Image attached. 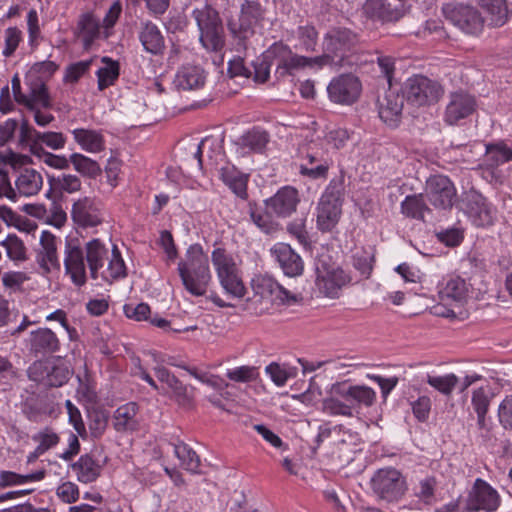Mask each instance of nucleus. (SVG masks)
<instances>
[{
    "mask_svg": "<svg viewBox=\"0 0 512 512\" xmlns=\"http://www.w3.org/2000/svg\"><path fill=\"white\" fill-rule=\"evenodd\" d=\"M376 402V392L366 385L339 381L331 385L329 396L322 400V411L331 416L353 417L362 408Z\"/></svg>",
    "mask_w": 512,
    "mask_h": 512,
    "instance_id": "obj_1",
    "label": "nucleus"
},
{
    "mask_svg": "<svg viewBox=\"0 0 512 512\" xmlns=\"http://www.w3.org/2000/svg\"><path fill=\"white\" fill-rule=\"evenodd\" d=\"M178 273L184 288L193 296H204L207 292L211 273L208 256L200 244L190 245L184 259L178 263Z\"/></svg>",
    "mask_w": 512,
    "mask_h": 512,
    "instance_id": "obj_2",
    "label": "nucleus"
},
{
    "mask_svg": "<svg viewBox=\"0 0 512 512\" xmlns=\"http://www.w3.org/2000/svg\"><path fill=\"white\" fill-rule=\"evenodd\" d=\"M199 30V41L209 52H220L225 46V34L219 12L205 4L192 11Z\"/></svg>",
    "mask_w": 512,
    "mask_h": 512,
    "instance_id": "obj_3",
    "label": "nucleus"
},
{
    "mask_svg": "<svg viewBox=\"0 0 512 512\" xmlns=\"http://www.w3.org/2000/svg\"><path fill=\"white\" fill-rule=\"evenodd\" d=\"M315 285L326 297L335 299L343 287L351 282V277L329 255H320L315 261Z\"/></svg>",
    "mask_w": 512,
    "mask_h": 512,
    "instance_id": "obj_4",
    "label": "nucleus"
},
{
    "mask_svg": "<svg viewBox=\"0 0 512 512\" xmlns=\"http://www.w3.org/2000/svg\"><path fill=\"white\" fill-rule=\"evenodd\" d=\"M29 380L46 387H61L73 375V370L60 357L35 360L27 369Z\"/></svg>",
    "mask_w": 512,
    "mask_h": 512,
    "instance_id": "obj_5",
    "label": "nucleus"
},
{
    "mask_svg": "<svg viewBox=\"0 0 512 512\" xmlns=\"http://www.w3.org/2000/svg\"><path fill=\"white\" fill-rule=\"evenodd\" d=\"M343 190L342 180L333 179L320 198L317 226L322 232L331 231L337 225L342 213Z\"/></svg>",
    "mask_w": 512,
    "mask_h": 512,
    "instance_id": "obj_6",
    "label": "nucleus"
},
{
    "mask_svg": "<svg viewBox=\"0 0 512 512\" xmlns=\"http://www.w3.org/2000/svg\"><path fill=\"white\" fill-rule=\"evenodd\" d=\"M371 488L374 494L386 502H396L407 490L406 480L395 468H382L371 478Z\"/></svg>",
    "mask_w": 512,
    "mask_h": 512,
    "instance_id": "obj_7",
    "label": "nucleus"
},
{
    "mask_svg": "<svg viewBox=\"0 0 512 512\" xmlns=\"http://www.w3.org/2000/svg\"><path fill=\"white\" fill-rule=\"evenodd\" d=\"M265 18V8L259 0H244L240 6L237 21L231 20L228 28L231 34L240 40H246L254 35L255 27Z\"/></svg>",
    "mask_w": 512,
    "mask_h": 512,
    "instance_id": "obj_8",
    "label": "nucleus"
},
{
    "mask_svg": "<svg viewBox=\"0 0 512 512\" xmlns=\"http://www.w3.org/2000/svg\"><path fill=\"white\" fill-rule=\"evenodd\" d=\"M359 34L347 27H332L323 37L322 50L327 51L339 65L359 44Z\"/></svg>",
    "mask_w": 512,
    "mask_h": 512,
    "instance_id": "obj_9",
    "label": "nucleus"
},
{
    "mask_svg": "<svg viewBox=\"0 0 512 512\" xmlns=\"http://www.w3.org/2000/svg\"><path fill=\"white\" fill-rule=\"evenodd\" d=\"M402 93L408 103L423 106L437 102L443 94V89L437 81L416 75L405 82Z\"/></svg>",
    "mask_w": 512,
    "mask_h": 512,
    "instance_id": "obj_10",
    "label": "nucleus"
},
{
    "mask_svg": "<svg viewBox=\"0 0 512 512\" xmlns=\"http://www.w3.org/2000/svg\"><path fill=\"white\" fill-rule=\"evenodd\" d=\"M447 21L469 35H479L484 28V18L473 6L448 3L442 8Z\"/></svg>",
    "mask_w": 512,
    "mask_h": 512,
    "instance_id": "obj_11",
    "label": "nucleus"
},
{
    "mask_svg": "<svg viewBox=\"0 0 512 512\" xmlns=\"http://www.w3.org/2000/svg\"><path fill=\"white\" fill-rule=\"evenodd\" d=\"M212 263L224 290L233 297H243L245 294L244 284L237 274L233 259L226 254L224 249L217 248L212 252Z\"/></svg>",
    "mask_w": 512,
    "mask_h": 512,
    "instance_id": "obj_12",
    "label": "nucleus"
},
{
    "mask_svg": "<svg viewBox=\"0 0 512 512\" xmlns=\"http://www.w3.org/2000/svg\"><path fill=\"white\" fill-rule=\"evenodd\" d=\"M85 259L84 248L79 240L77 238L66 239L64 248L65 272L77 287H82L87 282Z\"/></svg>",
    "mask_w": 512,
    "mask_h": 512,
    "instance_id": "obj_13",
    "label": "nucleus"
},
{
    "mask_svg": "<svg viewBox=\"0 0 512 512\" xmlns=\"http://www.w3.org/2000/svg\"><path fill=\"white\" fill-rule=\"evenodd\" d=\"M457 207L463 211L477 226H487L493 223V215L486 199L474 189L464 192Z\"/></svg>",
    "mask_w": 512,
    "mask_h": 512,
    "instance_id": "obj_14",
    "label": "nucleus"
},
{
    "mask_svg": "<svg viewBox=\"0 0 512 512\" xmlns=\"http://www.w3.org/2000/svg\"><path fill=\"white\" fill-rule=\"evenodd\" d=\"M425 196L437 209H450L456 197V189L447 176L433 175L426 181Z\"/></svg>",
    "mask_w": 512,
    "mask_h": 512,
    "instance_id": "obj_15",
    "label": "nucleus"
},
{
    "mask_svg": "<svg viewBox=\"0 0 512 512\" xmlns=\"http://www.w3.org/2000/svg\"><path fill=\"white\" fill-rule=\"evenodd\" d=\"M25 346L30 355L44 359L61 350V341L50 328L40 327L29 333Z\"/></svg>",
    "mask_w": 512,
    "mask_h": 512,
    "instance_id": "obj_16",
    "label": "nucleus"
},
{
    "mask_svg": "<svg viewBox=\"0 0 512 512\" xmlns=\"http://www.w3.org/2000/svg\"><path fill=\"white\" fill-rule=\"evenodd\" d=\"M267 57H276V72L280 76L293 75L295 71L307 68L308 57L292 52L282 42H276L267 49Z\"/></svg>",
    "mask_w": 512,
    "mask_h": 512,
    "instance_id": "obj_17",
    "label": "nucleus"
},
{
    "mask_svg": "<svg viewBox=\"0 0 512 512\" xmlns=\"http://www.w3.org/2000/svg\"><path fill=\"white\" fill-rule=\"evenodd\" d=\"M362 85L358 77L342 74L334 78L327 87L329 98L338 104H352L360 96Z\"/></svg>",
    "mask_w": 512,
    "mask_h": 512,
    "instance_id": "obj_18",
    "label": "nucleus"
},
{
    "mask_svg": "<svg viewBox=\"0 0 512 512\" xmlns=\"http://www.w3.org/2000/svg\"><path fill=\"white\" fill-rule=\"evenodd\" d=\"M255 294L271 303L291 304L297 302V296L280 285L270 276H260L252 281Z\"/></svg>",
    "mask_w": 512,
    "mask_h": 512,
    "instance_id": "obj_19",
    "label": "nucleus"
},
{
    "mask_svg": "<svg viewBox=\"0 0 512 512\" xmlns=\"http://www.w3.org/2000/svg\"><path fill=\"white\" fill-rule=\"evenodd\" d=\"M499 506V496L487 482L476 479L472 490L469 492L466 509L468 511L485 510L494 511Z\"/></svg>",
    "mask_w": 512,
    "mask_h": 512,
    "instance_id": "obj_20",
    "label": "nucleus"
},
{
    "mask_svg": "<svg viewBox=\"0 0 512 512\" xmlns=\"http://www.w3.org/2000/svg\"><path fill=\"white\" fill-rule=\"evenodd\" d=\"M71 217L78 226L95 227L103 221L101 205L94 198H80L72 205Z\"/></svg>",
    "mask_w": 512,
    "mask_h": 512,
    "instance_id": "obj_21",
    "label": "nucleus"
},
{
    "mask_svg": "<svg viewBox=\"0 0 512 512\" xmlns=\"http://www.w3.org/2000/svg\"><path fill=\"white\" fill-rule=\"evenodd\" d=\"M476 109L474 96L464 91L452 92L446 106L444 121L449 125H455L460 120L469 117Z\"/></svg>",
    "mask_w": 512,
    "mask_h": 512,
    "instance_id": "obj_22",
    "label": "nucleus"
},
{
    "mask_svg": "<svg viewBox=\"0 0 512 512\" xmlns=\"http://www.w3.org/2000/svg\"><path fill=\"white\" fill-rule=\"evenodd\" d=\"M300 202L299 192L292 186H284L280 188L275 195L265 200L268 211L278 217H289L296 211Z\"/></svg>",
    "mask_w": 512,
    "mask_h": 512,
    "instance_id": "obj_23",
    "label": "nucleus"
},
{
    "mask_svg": "<svg viewBox=\"0 0 512 512\" xmlns=\"http://www.w3.org/2000/svg\"><path fill=\"white\" fill-rule=\"evenodd\" d=\"M271 253L286 276L296 277L303 273L304 262L290 245L277 243L272 247Z\"/></svg>",
    "mask_w": 512,
    "mask_h": 512,
    "instance_id": "obj_24",
    "label": "nucleus"
},
{
    "mask_svg": "<svg viewBox=\"0 0 512 512\" xmlns=\"http://www.w3.org/2000/svg\"><path fill=\"white\" fill-rule=\"evenodd\" d=\"M405 97L389 89L382 100H378L379 117L389 126L396 127L401 120Z\"/></svg>",
    "mask_w": 512,
    "mask_h": 512,
    "instance_id": "obj_25",
    "label": "nucleus"
},
{
    "mask_svg": "<svg viewBox=\"0 0 512 512\" xmlns=\"http://www.w3.org/2000/svg\"><path fill=\"white\" fill-rule=\"evenodd\" d=\"M269 141L270 135L266 130L261 127H253L235 141L236 152L241 156L262 153Z\"/></svg>",
    "mask_w": 512,
    "mask_h": 512,
    "instance_id": "obj_26",
    "label": "nucleus"
},
{
    "mask_svg": "<svg viewBox=\"0 0 512 512\" xmlns=\"http://www.w3.org/2000/svg\"><path fill=\"white\" fill-rule=\"evenodd\" d=\"M477 3L484 13V23L492 28L504 26L512 14L507 0H478Z\"/></svg>",
    "mask_w": 512,
    "mask_h": 512,
    "instance_id": "obj_27",
    "label": "nucleus"
},
{
    "mask_svg": "<svg viewBox=\"0 0 512 512\" xmlns=\"http://www.w3.org/2000/svg\"><path fill=\"white\" fill-rule=\"evenodd\" d=\"M206 73L198 65H183L176 73L174 84L178 90H196L204 86Z\"/></svg>",
    "mask_w": 512,
    "mask_h": 512,
    "instance_id": "obj_28",
    "label": "nucleus"
},
{
    "mask_svg": "<svg viewBox=\"0 0 512 512\" xmlns=\"http://www.w3.org/2000/svg\"><path fill=\"white\" fill-rule=\"evenodd\" d=\"M138 38L143 49L152 55H161L165 50V39L156 24L151 21L141 23Z\"/></svg>",
    "mask_w": 512,
    "mask_h": 512,
    "instance_id": "obj_29",
    "label": "nucleus"
},
{
    "mask_svg": "<svg viewBox=\"0 0 512 512\" xmlns=\"http://www.w3.org/2000/svg\"><path fill=\"white\" fill-rule=\"evenodd\" d=\"M99 35V20L90 12L81 14L74 29V36L82 40L83 49L89 51Z\"/></svg>",
    "mask_w": 512,
    "mask_h": 512,
    "instance_id": "obj_30",
    "label": "nucleus"
},
{
    "mask_svg": "<svg viewBox=\"0 0 512 512\" xmlns=\"http://www.w3.org/2000/svg\"><path fill=\"white\" fill-rule=\"evenodd\" d=\"M84 250L90 276L96 280L99 270L103 268L105 261L108 259V248L100 239L94 238L85 244Z\"/></svg>",
    "mask_w": 512,
    "mask_h": 512,
    "instance_id": "obj_31",
    "label": "nucleus"
},
{
    "mask_svg": "<svg viewBox=\"0 0 512 512\" xmlns=\"http://www.w3.org/2000/svg\"><path fill=\"white\" fill-rule=\"evenodd\" d=\"M468 285L460 276H451L442 283L439 299L444 303L462 304L467 297Z\"/></svg>",
    "mask_w": 512,
    "mask_h": 512,
    "instance_id": "obj_32",
    "label": "nucleus"
},
{
    "mask_svg": "<svg viewBox=\"0 0 512 512\" xmlns=\"http://www.w3.org/2000/svg\"><path fill=\"white\" fill-rule=\"evenodd\" d=\"M304 162L299 165L301 175L310 179L326 178L330 163L319 152H307Z\"/></svg>",
    "mask_w": 512,
    "mask_h": 512,
    "instance_id": "obj_33",
    "label": "nucleus"
},
{
    "mask_svg": "<svg viewBox=\"0 0 512 512\" xmlns=\"http://www.w3.org/2000/svg\"><path fill=\"white\" fill-rule=\"evenodd\" d=\"M77 480L81 483L94 482L101 474V465L90 454L81 455L80 458L71 465Z\"/></svg>",
    "mask_w": 512,
    "mask_h": 512,
    "instance_id": "obj_34",
    "label": "nucleus"
},
{
    "mask_svg": "<svg viewBox=\"0 0 512 512\" xmlns=\"http://www.w3.org/2000/svg\"><path fill=\"white\" fill-rule=\"evenodd\" d=\"M43 185L42 175L30 168H25L15 181L16 192L25 197L38 194Z\"/></svg>",
    "mask_w": 512,
    "mask_h": 512,
    "instance_id": "obj_35",
    "label": "nucleus"
},
{
    "mask_svg": "<svg viewBox=\"0 0 512 512\" xmlns=\"http://www.w3.org/2000/svg\"><path fill=\"white\" fill-rule=\"evenodd\" d=\"M363 13L373 21L392 22L398 19V13L386 0H366Z\"/></svg>",
    "mask_w": 512,
    "mask_h": 512,
    "instance_id": "obj_36",
    "label": "nucleus"
},
{
    "mask_svg": "<svg viewBox=\"0 0 512 512\" xmlns=\"http://www.w3.org/2000/svg\"><path fill=\"white\" fill-rule=\"evenodd\" d=\"M138 405L135 402L126 403L118 407L113 415V426L117 432L133 431L138 426L136 419Z\"/></svg>",
    "mask_w": 512,
    "mask_h": 512,
    "instance_id": "obj_37",
    "label": "nucleus"
},
{
    "mask_svg": "<svg viewBox=\"0 0 512 512\" xmlns=\"http://www.w3.org/2000/svg\"><path fill=\"white\" fill-rule=\"evenodd\" d=\"M222 181L241 199H246L248 177L234 166H224L220 169Z\"/></svg>",
    "mask_w": 512,
    "mask_h": 512,
    "instance_id": "obj_38",
    "label": "nucleus"
},
{
    "mask_svg": "<svg viewBox=\"0 0 512 512\" xmlns=\"http://www.w3.org/2000/svg\"><path fill=\"white\" fill-rule=\"evenodd\" d=\"M48 183L50 193L62 195L63 193L72 194L81 190L82 182L77 175L74 174H60L58 176H48Z\"/></svg>",
    "mask_w": 512,
    "mask_h": 512,
    "instance_id": "obj_39",
    "label": "nucleus"
},
{
    "mask_svg": "<svg viewBox=\"0 0 512 512\" xmlns=\"http://www.w3.org/2000/svg\"><path fill=\"white\" fill-rule=\"evenodd\" d=\"M74 140L81 148L90 153L104 150L105 142L102 134L96 130L78 128L72 131Z\"/></svg>",
    "mask_w": 512,
    "mask_h": 512,
    "instance_id": "obj_40",
    "label": "nucleus"
},
{
    "mask_svg": "<svg viewBox=\"0 0 512 512\" xmlns=\"http://www.w3.org/2000/svg\"><path fill=\"white\" fill-rule=\"evenodd\" d=\"M492 396L487 388L480 387L472 392L471 404L477 414V425L479 429H486V414L489 410Z\"/></svg>",
    "mask_w": 512,
    "mask_h": 512,
    "instance_id": "obj_41",
    "label": "nucleus"
},
{
    "mask_svg": "<svg viewBox=\"0 0 512 512\" xmlns=\"http://www.w3.org/2000/svg\"><path fill=\"white\" fill-rule=\"evenodd\" d=\"M101 61L104 66L98 69L96 75L98 78V89L103 91L109 86H112L118 79L120 75V64L118 61L107 56L102 57Z\"/></svg>",
    "mask_w": 512,
    "mask_h": 512,
    "instance_id": "obj_42",
    "label": "nucleus"
},
{
    "mask_svg": "<svg viewBox=\"0 0 512 512\" xmlns=\"http://www.w3.org/2000/svg\"><path fill=\"white\" fill-rule=\"evenodd\" d=\"M174 453L180 460L182 468L194 474L200 473V457L186 443L179 441L174 444Z\"/></svg>",
    "mask_w": 512,
    "mask_h": 512,
    "instance_id": "obj_43",
    "label": "nucleus"
},
{
    "mask_svg": "<svg viewBox=\"0 0 512 512\" xmlns=\"http://www.w3.org/2000/svg\"><path fill=\"white\" fill-rule=\"evenodd\" d=\"M401 212L408 218L424 220L425 212H430L423 194L408 195L401 203Z\"/></svg>",
    "mask_w": 512,
    "mask_h": 512,
    "instance_id": "obj_44",
    "label": "nucleus"
},
{
    "mask_svg": "<svg viewBox=\"0 0 512 512\" xmlns=\"http://www.w3.org/2000/svg\"><path fill=\"white\" fill-rule=\"evenodd\" d=\"M57 238L50 231H42L40 236L41 261L48 263L54 268L60 267V261L57 255Z\"/></svg>",
    "mask_w": 512,
    "mask_h": 512,
    "instance_id": "obj_45",
    "label": "nucleus"
},
{
    "mask_svg": "<svg viewBox=\"0 0 512 512\" xmlns=\"http://www.w3.org/2000/svg\"><path fill=\"white\" fill-rule=\"evenodd\" d=\"M70 164L83 177L96 178L102 172L97 161L80 153L70 155Z\"/></svg>",
    "mask_w": 512,
    "mask_h": 512,
    "instance_id": "obj_46",
    "label": "nucleus"
},
{
    "mask_svg": "<svg viewBox=\"0 0 512 512\" xmlns=\"http://www.w3.org/2000/svg\"><path fill=\"white\" fill-rule=\"evenodd\" d=\"M270 211H263L257 207H253L250 205V218L252 222L264 233L266 234H274L276 233L278 228V223L272 219Z\"/></svg>",
    "mask_w": 512,
    "mask_h": 512,
    "instance_id": "obj_47",
    "label": "nucleus"
},
{
    "mask_svg": "<svg viewBox=\"0 0 512 512\" xmlns=\"http://www.w3.org/2000/svg\"><path fill=\"white\" fill-rule=\"evenodd\" d=\"M29 100L32 101V105H37L49 109L52 107V102L49 96L48 88L46 84L40 79L32 81L30 84Z\"/></svg>",
    "mask_w": 512,
    "mask_h": 512,
    "instance_id": "obj_48",
    "label": "nucleus"
},
{
    "mask_svg": "<svg viewBox=\"0 0 512 512\" xmlns=\"http://www.w3.org/2000/svg\"><path fill=\"white\" fill-rule=\"evenodd\" d=\"M458 382V377L453 373L442 376L427 375V383L445 396L452 394Z\"/></svg>",
    "mask_w": 512,
    "mask_h": 512,
    "instance_id": "obj_49",
    "label": "nucleus"
},
{
    "mask_svg": "<svg viewBox=\"0 0 512 512\" xmlns=\"http://www.w3.org/2000/svg\"><path fill=\"white\" fill-rule=\"evenodd\" d=\"M374 261L375 256L372 250L361 249L353 255V266L365 279L370 277Z\"/></svg>",
    "mask_w": 512,
    "mask_h": 512,
    "instance_id": "obj_50",
    "label": "nucleus"
},
{
    "mask_svg": "<svg viewBox=\"0 0 512 512\" xmlns=\"http://www.w3.org/2000/svg\"><path fill=\"white\" fill-rule=\"evenodd\" d=\"M276 62V57H267V50L253 62V79L264 83L269 79L270 68Z\"/></svg>",
    "mask_w": 512,
    "mask_h": 512,
    "instance_id": "obj_51",
    "label": "nucleus"
},
{
    "mask_svg": "<svg viewBox=\"0 0 512 512\" xmlns=\"http://www.w3.org/2000/svg\"><path fill=\"white\" fill-rule=\"evenodd\" d=\"M486 151L488 157L496 166L512 161V148L504 142L489 144Z\"/></svg>",
    "mask_w": 512,
    "mask_h": 512,
    "instance_id": "obj_52",
    "label": "nucleus"
},
{
    "mask_svg": "<svg viewBox=\"0 0 512 512\" xmlns=\"http://www.w3.org/2000/svg\"><path fill=\"white\" fill-rule=\"evenodd\" d=\"M297 37L301 47L307 52L315 51L318 32L313 25H303L297 28Z\"/></svg>",
    "mask_w": 512,
    "mask_h": 512,
    "instance_id": "obj_53",
    "label": "nucleus"
},
{
    "mask_svg": "<svg viewBox=\"0 0 512 512\" xmlns=\"http://www.w3.org/2000/svg\"><path fill=\"white\" fill-rule=\"evenodd\" d=\"M32 439L33 441L38 442V453H45L49 449L55 447L60 441L58 434L53 432L50 428H45L39 431L33 435Z\"/></svg>",
    "mask_w": 512,
    "mask_h": 512,
    "instance_id": "obj_54",
    "label": "nucleus"
},
{
    "mask_svg": "<svg viewBox=\"0 0 512 512\" xmlns=\"http://www.w3.org/2000/svg\"><path fill=\"white\" fill-rule=\"evenodd\" d=\"M1 246L6 248L7 256L12 260L25 259V247L23 242L15 235L10 234L0 242Z\"/></svg>",
    "mask_w": 512,
    "mask_h": 512,
    "instance_id": "obj_55",
    "label": "nucleus"
},
{
    "mask_svg": "<svg viewBox=\"0 0 512 512\" xmlns=\"http://www.w3.org/2000/svg\"><path fill=\"white\" fill-rule=\"evenodd\" d=\"M228 379L238 383H247L257 379L258 369L255 366H240L228 370L226 373Z\"/></svg>",
    "mask_w": 512,
    "mask_h": 512,
    "instance_id": "obj_56",
    "label": "nucleus"
},
{
    "mask_svg": "<svg viewBox=\"0 0 512 512\" xmlns=\"http://www.w3.org/2000/svg\"><path fill=\"white\" fill-rule=\"evenodd\" d=\"M111 254L107 269L109 276L114 280L126 277V265L116 245H113Z\"/></svg>",
    "mask_w": 512,
    "mask_h": 512,
    "instance_id": "obj_57",
    "label": "nucleus"
},
{
    "mask_svg": "<svg viewBox=\"0 0 512 512\" xmlns=\"http://www.w3.org/2000/svg\"><path fill=\"white\" fill-rule=\"evenodd\" d=\"M265 372L269 375L272 382L278 387L284 386L289 378L295 376V373L292 370L286 369L276 362L266 366Z\"/></svg>",
    "mask_w": 512,
    "mask_h": 512,
    "instance_id": "obj_58",
    "label": "nucleus"
},
{
    "mask_svg": "<svg viewBox=\"0 0 512 512\" xmlns=\"http://www.w3.org/2000/svg\"><path fill=\"white\" fill-rule=\"evenodd\" d=\"M436 479L427 477L422 479L415 488V496L425 504H431L434 501V491L436 487Z\"/></svg>",
    "mask_w": 512,
    "mask_h": 512,
    "instance_id": "obj_59",
    "label": "nucleus"
},
{
    "mask_svg": "<svg viewBox=\"0 0 512 512\" xmlns=\"http://www.w3.org/2000/svg\"><path fill=\"white\" fill-rule=\"evenodd\" d=\"M22 41V31L17 27H9L5 30V47L3 56L11 57Z\"/></svg>",
    "mask_w": 512,
    "mask_h": 512,
    "instance_id": "obj_60",
    "label": "nucleus"
},
{
    "mask_svg": "<svg viewBox=\"0 0 512 512\" xmlns=\"http://www.w3.org/2000/svg\"><path fill=\"white\" fill-rule=\"evenodd\" d=\"M156 377L159 381L166 383L169 388H171L176 393H181L184 391V386L182 382L172 374L168 369L161 365H157L153 368Z\"/></svg>",
    "mask_w": 512,
    "mask_h": 512,
    "instance_id": "obj_61",
    "label": "nucleus"
},
{
    "mask_svg": "<svg viewBox=\"0 0 512 512\" xmlns=\"http://www.w3.org/2000/svg\"><path fill=\"white\" fill-rule=\"evenodd\" d=\"M65 407L69 416V422L72 424L77 434L81 437L86 435L85 424L79 409L70 400H66Z\"/></svg>",
    "mask_w": 512,
    "mask_h": 512,
    "instance_id": "obj_62",
    "label": "nucleus"
},
{
    "mask_svg": "<svg viewBox=\"0 0 512 512\" xmlns=\"http://www.w3.org/2000/svg\"><path fill=\"white\" fill-rule=\"evenodd\" d=\"M57 496L65 503H74L79 498L78 486L70 481L64 482L56 489Z\"/></svg>",
    "mask_w": 512,
    "mask_h": 512,
    "instance_id": "obj_63",
    "label": "nucleus"
},
{
    "mask_svg": "<svg viewBox=\"0 0 512 512\" xmlns=\"http://www.w3.org/2000/svg\"><path fill=\"white\" fill-rule=\"evenodd\" d=\"M498 417L505 429L512 430V395L506 396L498 408Z\"/></svg>",
    "mask_w": 512,
    "mask_h": 512,
    "instance_id": "obj_64",
    "label": "nucleus"
}]
</instances>
